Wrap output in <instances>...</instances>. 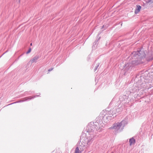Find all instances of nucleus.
Returning a JSON list of instances; mask_svg holds the SVG:
<instances>
[{"label": "nucleus", "instance_id": "nucleus-1", "mask_svg": "<svg viewBox=\"0 0 153 153\" xmlns=\"http://www.w3.org/2000/svg\"><path fill=\"white\" fill-rule=\"evenodd\" d=\"M101 123L100 124L98 122L95 123L89 124L87 127V131L88 133L86 134L82 141V145L80 148L82 150H84L85 149H88L92 143L94 137H95L97 131L99 130L102 126Z\"/></svg>", "mask_w": 153, "mask_h": 153}, {"label": "nucleus", "instance_id": "nucleus-2", "mask_svg": "<svg viewBox=\"0 0 153 153\" xmlns=\"http://www.w3.org/2000/svg\"><path fill=\"white\" fill-rule=\"evenodd\" d=\"M127 122L125 120H123L121 122L114 123L109 129H115L116 131H121L122 130L125 125L127 124Z\"/></svg>", "mask_w": 153, "mask_h": 153}, {"label": "nucleus", "instance_id": "nucleus-3", "mask_svg": "<svg viewBox=\"0 0 153 153\" xmlns=\"http://www.w3.org/2000/svg\"><path fill=\"white\" fill-rule=\"evenodd\" d=\"M132 54L134 59H137V61H139L146 57L145 53L141 51H134Z\"/></svg>", "mask_w": 153, "mask_h": 153}, {"label": "nucleus", "instance_id": "nucleus-4", "mask_svg": "<svg viewBox=\"0 0 153 153\" xmlns=\"http://www.w3.org/2000/svg\"><path fill=\"white\" fill-rule=\"evenodd\" d=\"M113 111L112 110L110 111H107L106 112V115L107 116L106 117V118L108 119V121L112 119V118H114V114H112Z\"/></svg>", "mask_w": 153, "mask_h": 153}, {"label": "nucleus", "instance_id": "nucleus-5", "mask_svg": "<svg viewBox=\"0 0 153 153\" xmlns=\"http://www.w3.org/2000/svg\"><path fill=\"white\" fill-rule=\"evenodd\" d=\"M141 8V7L139 5H136V7L134 13L135 14H137L139 13Z\"/></svg>", "mask_w": 153, "mask_h": 153}, {"label": "nucleus", "instance_id": "nucleus-6", "mask_svg": "<svg viewBox=\"0 0 153 153\" xmlns=\"http://www.w3.org/2000/svg\"><path fill=\"white\" fill-rule=\"evenodd\" d=\"M39 55H36L30 61H31V63H36L38 59L39 58Z\"/></svg>", "mask_w": 153, "mask_h": 153}, {"label": "nucleus", "instance_id": "nucleus-7", "mask_svg": "<svg viewBox=\"0 0 153 153\" xmlns=\"http://www.w3.org/2000/svg\"><path fill=\"white\" fill-rule=\"evenodd\" d=\"M129 142L130 143V145L131 146L132 145L134 144L135 143V140L133 137H132L129 139Z\"/></svg>", "mask_w": 153, "mask_h": 153}, {"label": "nucleus", "instance_id": "nucleus-8", "mask_svg": "<svg viewBox=\"0 0 153 153\" xmlns=\"http://www.w3.org/2000/svg\"><path fill=\"white\" fill-rule=\"evenodd\" d=\"M82 144L79 146V148L80 149V150H79V148L78 147H77L74 153H81L84 150H82L80 148V146Z\"/></svg>", "mask_w": 153, "mask_h": 153}, {"label": "nucleus", "instance_id": "nucleus-9", "mask_svg": "<svg viewBox=\"0 0 153 153\" xmlns=\"http://www.w3.org/2000/svg\"><path fill=\"white\" fill-rule=\"evenodd\" d=\"M40 94L39 93V95H35V96H33V97H31V96H29V97H26V98L27 99V100H30L32 99H34V98L36 97H38Z\"/></svg>", "mask_w": 153, "mask_h": 153}, {"label": "nucleus", "instance_id": "nucleus-10", "mask_svg": "<svg viewBox=\"0 0 153 153\" xmlns=\"http://www.w3.org/2000/svg\"><path fill=\"white\" fill-rule=\"evenodd\" d=\"M147 60L148 61L153 60V55H152L151 56L149 57V58H147Z\"/></svg>", "mask_w": 153, "mask_h": 153}, {"label": "nucleus", "instance_id": "nucleus-11", "mask_svg": "<svg viewBox=\"0 0 153 153\" xmlns=\"http://www.w3.org/2000/svg\"><path fill=\"white\" fill-rule=\"evenodd\" d=\"M23 102V101H22V100L16 102H13V103L9 104L7 105H11V104H14V103H16L19 102Z\"/></svg>", "mask_w": 153, "mask_h": 153}, {"label": "nucleus", "instance_id": "nucleus-12", "mask_svg": "<svg viewBox=\"0 0 153 153\" xmlns=\"http://www.w3.org/2000/svg\"><path fill=\"white\" fill-rule=\"evenodd\" d=\"M31 49L30 48H29L27 51L26 52L27 54L29 53L31 51Z\"/></svg>", "mask_w": 153, "mask_h": 153}, {"label": "nucleus", "instance_id": "nucleus-13", "mask_svg": "<svg viewBox=\"0 0 153 153\" xmlns=\"http://www.w3.org/2000/svg\"><path fill=\"white\" fill-rule=\"evenodd\" d=\"M99 64H98V65H97L96 66H95V69H94V71H95L96 70H97V68L98 67H99Z\"/></svg>", "mask_w": 153, "mask_h": 153}, {"label": "nucleus", "instance_id": "nucleus-14", "mask_svg": "<svg viewBox=\"0 0 153 153\" xmlns=\"http://www.w3.org/2000/svg\"><path fill=\"white\" fill-rule=\"evenodd\" d=\"M22 99V101H23V102L25 101H27V99H26V97L23 98Z\"/></svg>", "mask_w": 153, "mask_h": 153}, {"label": "nucleus", "instance_id": "nucleus-15", "mask_svg": "<svg viewBox=\"0 0 153 153\" xmlns=\"http://www.w3.org/2000/svg\"><path fill=\"white\" fill-rule=\"evenodd\" d=\"M53 69V68H51L50 69H49L48 70V71L50 72V71H52Z\"/></svg>", "mask_w": 153, "mask_h": 153}, {"label": "nucleus", "instance_id": "nucleus-16", "mask_svg": "<svg viewBox=\"0 0 153 153\" xmlns=\"http://www.w3.org/2000/svg\"><path fill=\"white\" fill-rule=\"evenodd\" d=\"M30 45L31 46H32V43H30Z\"/></svg>", "mask_w": 153, "mask_h": 153}, {"label": "nucleus", "instance_id": "nucleus-17", "mask_svg": "<svg viewBox=\"0 0 153 153\" xmlns=\"http://www.w3.org/2000/svg\"><path fill=\"white\" fill-rule=\"evenodd\" d=\"M103 27H104V26H102V27L103 28Z\"/></svg>", "mask_w": 153, "mask_h": 153}, {"label": "nucleus", "instance_id": "nucleus-18", "mask_svg": "<svg viewBox=\"0 0 153 153\" xmlns=\"http://www.w3.org/2000/svg\"><path fill=\"white\" fill-rule=\"evenodd\" d=\"M113 153V152H112V153Z\"/></svg>", "mask_w": 153, "mask_h": 153}]
</instances>
